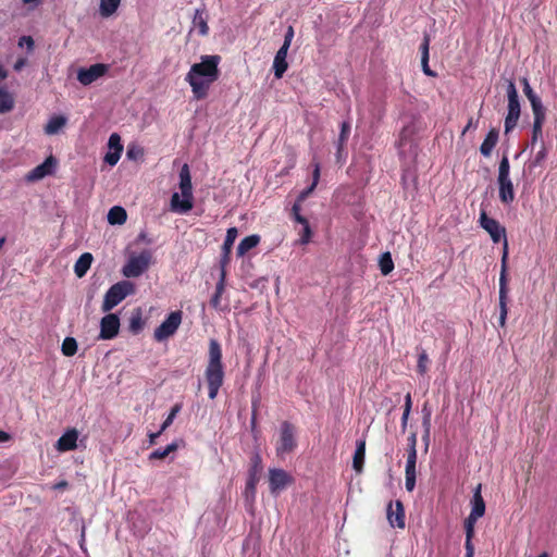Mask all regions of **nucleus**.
I'll return each mask as SVG.
<instances>
[{"instance_id":"8fccbe9b","label":"nucleus","mask_w":557,"mask_h":557,"mask_svg":"<svg viewBox=\"0 0 557 557\" xmlns=\"http://www.w3.org/2000/svg\"><path fill=\"white\" fill-rule=\"evenodd\" d=\"M545 121L534 120L532 128V140L535 141L542 136V127Z\"/></svg>"},{"instance_id":"6ab92c4d","label":"nucleus","mask_w":557,"mask_h":557,"mask_svg":"<svg viewBox=\"0 0 557 557\" xmlns=\"http://www.w3.org/2000/svg\"><path fill=\"white\" fill-rule=\"evenodd\" d=\"M288 49L289 48L282 46L274 57L273 70L276 78H282L284 73L287 71L288 63L286 58Z\"/></svg>"},{"instance_id":"a18cd8bd","label":"nucleus","mask_w":557,"mask_h":557,"mask_svg":"<svg viewBox=\"0 0 557 557\" xmlns=\"http://www.w3.org/2000/svg\"><path fill=\"white\" fill-rule=\"evenodd\" d=\"M416 465H417V453L408 451L405 472L417 473Z\"/></svg>"},{"instance_id":"e2e57ef3","label":"nucleus","mask_w":557,"mask_h":557,"mask_svg":"<svg viewBox=\"0 0 557 557\" xmlns=\"http://www.w3.org/2000/svg\"><path fill=\"white\" fill-rule=\"evenodd\" d=\"M9 438L10 435L7 432L0 430V442H7Z\"/></svg>"},{"instance_id":"0eeeda50","label":"nucleus","mask_w":557,"mask_h":557,"mask_svg":"<svg viewBox=\"0 0 557 557\" xmlns=\"http://www.w3.org/2000/svg\"><path fill=\"white\" fill-rule=\"evenodd\" d=\"M152 253L150 250L145 249L139 255H132L122 269L125 277H138L150 265Z\"/></svg>"},{"instance_id":"7ed1b4c3","label":"nucleus","mask_w":557,"mask_h":557,"mask_svg":"<svg viewBox=\"0 0 557 557\" xmlns=\"http://www.w3.org/2000/svg\"><path fill=\"white\" fill-rule=\"evenodd\" d=\"M206 380L209 388V398L214 399L224 381V367L221 350H210Z\"/></svg>"},{"instance_id":"412c9836","label":"nucleus","mask_w":557,"mask_h":557,"mask_svg":"<svg viewBox=\"0 0 557 557\" xmlns=\"http://www.w3.org/2000/svg\"><path fill=\"white\" fill-rule=\"evenodd\" d=\"M237 235H238V231L236 227H230L226 232V236H225L223 247H222V249H223V257L221 260L222 267H224L230 260V255H231L234 242L237 238Z\"/></svg>"},{"instance_id":"4c0bfd02","label":"nucleus","mask_w":557,"mask_h":557,"mask_svg":"<svg viewBox=\"0 0 557 557\" xmlns=\"http://www.w3.org/2000/svg\"><path fill=\"white\" fill-rule=\"evenodd\" d=\"M412 408V399L410 393L405 396L404 412L401 416V431L405 432L407 429L408 419Z\"/></svg>"},{"instance_id":"e433bc0d","label":"nucleus","mask_w":557,"mask_h":557,"mask_svg":"<svg viewBox=\"0 0 557 557\" xmlns=\"http://www.w3.org/2000/svg\"><path fill=\"white\" fill-rule=\"evenodd\" d=\"M349 134H350V124L345 121L341 124V133L338 136V143H337V153H341L344 145L348 140Z\"/></svg>"},{"instance_id":"39448f33","label":"nucleus","mask_w":557,"mask_h":557,"mask_svg":"<svg viewBox=\"0 0 557 557\" xmlns=\"http://www.w3.org/2000/svg\"><path fill=\"white\" fill-rule=\"evenodd\" d=\"M508 112L505 117V134L511 132L518 123L521 113L518 90L513 81H508L507 85Z\"/></svg>"},{"instance_id":"9d476101","label":"nucleus","mask_w":557,"mask_h":557,"mask_svg":"<svg viewBox=\"0 0 557 557\" xmlns=\"http://www.w3.org/2000/svg\"><path fill=\"white\" fill-rule=\"evenodd\" d=\"M183 312L172 311L166 319L154 330L153 337L162 342L173 336L182 323Z\"/></svg>"},{"instance_id":"a878e982","label":"nucleus","mask_w":557,"mask_h":557,"mask_svg":"<svg viewBox=\"0 0 557 557\" xmlns=\"http://www.w3.org/2000/svg\"><path fill=\"white\" fill-rule=\"evenodd\" d=\"M260 243V236L259 235H249L246 236L240 240V243L237 246V256L243 257L245 256L249 250L255 248Z\"/></svg>"},{"instance_id":"2eb2a0df","label":"nucleus","mask_w":557,"mask_h":557,"mask_svg":"<svg viewBox=\"0 0 557 557\" xmlns=\"http://www.w3.org/2000/svg\"><path fill=\"white\" fill-rule=\"evenodd\" d=\"M78 432L75 429L67 430L55 443L59 451H69L77 447Z\"/></svg>"},{"instance_id":"c9c22d12","label":"nucleus","mask_w":557,"mask_h":557,"mask_svg":"<svg viewBox=\"0 0 557 557\" xmlns=\"http://www.w3.org/2000/svg\"><path fill=\"white\" fill-rule=\"evenodd\" d=\"M144 324L145 323H144V320H143V317H141V312L139 310H137L129 318V326H128L129 331L133 334H138L143 330Z\"/></svg>"},{"instance_id":"393cba45","label":"nucleus","mask_w":557,"mask_h":557,"mask_svg":"<svg viewBox=\"0 0 557 557\" xmlns=\"http://www.w3.org/2000/svg\"><path fill=\"white\" fill-rule=\"evenodd\" d=\"M92 259L94 258L90 252L81 255L74 265V272L77 277H83L87 273L91 265Z\"/></svg>"},{"instance_id":"aec40b11","label":"nucleus","mask_w":557,"mask_h":557,"mask_svg":"<svg viewBox=\"0 0 557 557\" xmlns=\"http://www.w3.org/2000/svg\"><path fill=\"white\" fill-rule=\"evenodd\" d=\"M193 28L197 29L200 36H207L209 33L208 15L205 9H197L193 17Z\"/></svg>"},{"instance_id":"4d7b16f0","label":"nucleus","mask_w":557,"mask_h":557,"mask_svg":"<svg viewBox=\"0 0 557 557\" xmlns=\"http://www.w3.org/2000/svg\"><path fill=\"white\" fill-rule=\"evenodd\" d=\"M422 424H423V428H424L425 437H429V436H430V430H431V418H430V413H428V414H425V416L423 417Z\"/></svg>"},{"instance_id":"052dcab7","label":"nucleus","mask_w":557,"mask_h":557,"mask_svg":"<svg viewBox=\"0 0 557 557\" xmlns=\"http://www.w3.org/2000/svg\"><path fill=\"white\" fill-rule=\"evenodd\" d=\"M466 546V555L465 557H473L474 555V546L473 545H465Z\"/></svg>"},{"instance_id":"423d86ee","label":"nucleus","mask_w":557,"mask_h":557,"mask_svg":"<svg viewBox=\"0 0 557 557\" xmlns=\"http://www.w3.org/2000/svg\"><path fill=\"white\" fill-rule=\"evenodd\" d=\"M297 447L296 431L292 423L284 421L280 426L278 440L276 442V455L281 458L293 453Z\"/></svg>"},{"instance_id":"9b49d317","label":"nucleus","mask_w":557,"mask_h":557,"mask_svg":"<svg viewBox=\"0 0 557 557\" xmlns=\"http://www.w3.org/2000/svg\"><path fill=\"white\" fill-rule=\"evenodd\" d=\"M109 71V65L104 63H96L90 65L89 67H82L77 72L78 82L88 86L96 82L98 78L104 76Z\"/></svg>"},{"instance_id":"c03bdc74","label":"nucleus","mask_w":557,"mask_h":557,"mask_svg":"<svg viewBox=\"0 0 557 557\" xmlns=\"http://www.w3.org/2000/svg\"><path fill=\"white\" fill-rule=\"evenodd\" d=\"M301 225H302V228H301V232L299 233V235H300L299 243L301 245H307L311 240L312 231H311V227H310V224L308 221L306 223H302Z\"/></svg>"},{"instance_id":"f257e3e1","label":"nucleus","mask_w":557,"mask_h":557,"mask_svg":"<svg viewBox=\"0 0 557 557\" xmlns=\"http://www.w3.org/2000/svg\"><path fill=\"white\" fill-rule=\"evenodd\" d=\"M199 63L191 65L185 81L190 85L194 97L197 100L205 99L208 96L210 86L218 81L220 76L219 64L221 57L219 54L201 55Z\"/></svg>"},{"instance_id":"49530a36","label":"nucleus","mask_w":557,"mask_h":557,"mask_svg":"<svg viewBox=\"0 0 557 557\" xmlns=\"http://www.w3.org/2000/svg\"><path fill=\"white\" fill-rule=\"evenodd\" d=\"M300 203L295 202L292 207V215L297 223L302 224L306 223L308 220L300 214Z\"/></svg>"},{"instance_id":"7c9ffc66","label":"nucleus","mask_w":557,"mask_h":557,"mask_svg":"<svg viewBox=\"0 0 557 557\" xmlns=\"http://www.w3.org/2000/svg\"><path fill=\"white\" fill-rule=\"evenodd\" d=\"M14 107V99L4 86H0V113H7Z\"/></svg>"},{"instance_id":"5fc2aeb1","label":"nucleus","mask_w":557,"mask_h":557,"mask_svg":"<svg viewBox=\"0 0 557 557\" xmlns=\"http://www.w3.org/2000/svg\"><path fill=\"white\" fill-rule=\"evenodd\" d=\"M408 451L417 453V434L411 433L408 437Z\"/></svg>"},{"instance_id":"dca6fc26","label":"nucleus","mask_w":557,"mask_h":557,"mask_svg":"<svg viewBox=\"0 0 557 557\" xmlns=\"http://www.w3.org/2000/svg\"><path fill=\"white\" fill-rule=\"evenodd\" d=\"M57 161L54 157H48L41 164L34 168L27 175L29 181H38L52 173V169Z\"/></svg>"},{"instance_id":"6e6552de","label":"nucleus","mask_w":557,"mask_h":557,"mask_svg":"<svg viewBox=\"0 0 557 557\" xmlns=\"http://www.w3.org/2000/svg\"><path fill=\"white\" fill-rule=\"evenodd\" d=\"M480 225L490 234L493 243L498 244L503 240L504 251H507L508 242L506 237V228L502 226L497 220L490 218L485 211H481Z\"/></svg>"},{"instance_id":"1a4fd4ad","label":"nucleus","mask_w":557,"mask_h":557,"mask_svg":"<svg viewBox=\"0 0 557 557\" xmlns=\"http://www.w3.org/2000/svg\"><path fill=\"white\" fill-rule=\"evenodd\" d=\"M507 251H504L502 258V270L499 275V324L505 325L507 318V301H508V278H507Z\"/></svg>"},{"instance_id":"c85d7f7f","label":"nucleus","mask_w":557,"mask_h":557,"mask_svg":"<svg viewBox=\"0 0 557 557\" xmlns=\"http://www.w3.org/2000/svg\"><path fill=\"white\" fill-rule=\"evenodd\" d=\"M225 289V271L224 269L221 272L220 281L216 283L215 292L211 297L210 305L212 308L218 309L220 307L221 297Z\"/></svg>"},{"instance_id":"79ce46f5","label":"nucleus","mask_w":557,"mask_h":557,"mask_svg":"<svg viewBox=\"0 0 557 557\" xmlns=\"http://www.w3.org/2000/svg\"><path fill=\"white\" fill-rule=\"evenodd\" d=\"M509 171H510V164H509V160L506 156L503 157V159L500 160V163H499V169H498V180H506V178H510L509 177Z\"/></svg>"},{"instance_id":"5701e85b","label":"nucleus","mask_w":557,"mask_h":557,"mask_svg":"<svg viewBox=\"0 0 557 557\" xmlns=\"http://www.w3.org/2000/svg\"><path fill=\"white\" fill-rule=\"evenodd\" d=\"M497 141H498V131L495 129V128H492L487 133V135L484 138L483 143L481 144L480 152L484 157H490L492 151H493V149L495 148Z\"/></svg>"},{"instance_id":"13d9d810","label":"nucleus","mask_w":557,"mask_h":557,"mask_svg":"<svg viewBox=\"0 0 557 557\" xmlns=\"http://www.w3.org/2000/svg\"><path fill=\"white\" fill-rule=\"evenodd\" d=\"M61 348H77L76 339L74 337H66L63 341Z\"/></svg>"},{"instance_id":"58836bf2","label":"nucleus","mask_w":557,"mask_h":557,"mask_svg":"<svg viewBox=\"0 0 557 557\" xmlns=\"http://www.w3.org/2000/svg\"><path fill=\"white\" fill-rule=\"evenodd\" d=\"M478 520H472V518L468 517L465 521L466 529V544L465 545H473L472 537L474 535V525Z\"/></svg>"},{"instance_id":"69168bd1","label":"nucleus","mask_w":557,"mask_h":557,"mask_svg":"<svg viewBox=\"0 0 557 557\" xmlns=\"http://www.w3.org/2000/svg\"><path fill=\"white\" fill-rule=\"evenodd\" d=\"M545 157V152H544V149L541 150L537 154H536V158H535V162L539 163L543 158Z\"/></svg>"},{"instance_id":"0e129e2a","label":"nucleus","mask_w":557,"mask_h":557,"mask_svg":"<svg viewBox=\"0 0 557 557\" xmlns=\"http://www.w3.org/2000/svg\"><path fill=\"white\" fill-rule=\"evenodd\" d=\"M472 126H473V119L471 117V119L468 121V123H467L466 127L463 128L462 134H466V133H467V132H468Z\"/></svg>"},{"instance_id":"bb28decb","label":"nucleus","mask_w":557,"mask_h":557,"mask_svg":"<svg viewBox=\"0 0 557 557\" xmlns=\"http://www.w3.org/2000/svg\"><path fill=\"white\" fill-rule=\"evenodd\" d=\"M366 457V443L364 441L357 442L356 450L354 454L352 467L357 472H361Z\"/></svg>"},{"instance_id":"a19ab883","label":"nucleus","mask_w":557,"mask_h":557,"mask_svg":"<svg viewBox=\"0 0 557 557\" xmlns=\"http://www.w3.org/2000/svg\"><path fill=\"white\" fill-rule=\"evenodd\" d=\"M180 411H181V405H175L174 407H172L169 416L163 421V423L159 430V433H163L173 423L175 417L177 416V413Z\"/></svg>"},{"instance_id":"bf43d9fd","label":"nucleus","mask_w":557,"mask_h":557,"mask_svg":"<svg viewBox=\"0 0 557 557\" xmlns=\"http://www.w3.org/2000/svg\"><path fill=\"white\" fill-rule=\"evenodd\" d=\"M523 92L529 101H531V99L539 98V96L533 91L531 86L523 88Z\"/></svg>"},{"instance_id":"f704fd0d","label":"nucleus","mask_w":557,"mask_h":557,"mask_svg":"<svg viewBox=\"0 0 557 557\" xmlns=\"http://www.w3.org/2000/svg\"><path fill=\"white\" fill-rule=\"evenodd\" d=\"M534 120L545 121L546 110L542 103L541 98L531 99L530 101Z\"/></svg>"},{"instance_id":"c756f323","label":"nucleus","mask_w":557,"mask_h":557,"mask_svg":"<svg viewBox=\"0 0 557 557\" xmlns=\"http://www.w3.org/2000/svg\"><path fill=\"white\" fill-rule=\"evenodd\" d=\"M66 124V119L62 115L52 116L45 126V133L48 135L57 134Z\"/></svg>"},{"instance_id":"72a5a7b5","label":"nucleus","mask_w":557,"mask_h":557,"mask_svg":"<svg viewBox=\"0 0 557 557\" xmlns=\"http://www.w3.org/2000/svg\"><path fill=\"white\" fill-rule=\"evenodd\" d=\"M379 267L383 275H388L394 270V261L388 251L381 255Z\"/></svg>"},{"instance_id":"2f4dec72","label":"nucleus","mask_w":557,"mask_h":557,"mask_svg":"<svg viewBox=\"0 0 557 557\" xmlns=\"http://www.w3.org/2000/svg\"><path fill=\"white\" fill-rule=\"evenodd\" d=\"M121 3V0H100V14L109 17L114 14Z\"/></svg>"},{"instance_id":"603ef678","label":"nucleus","mask_w":557,"mask_h":557,"mask_svg":"<svg viewBox=\"0 0 557 557\" xmlns=\"http://www.w3.org/2000/svg\"><path fill=\"white\" fill-rule=\"evenodd\" d=\"M294 38V28L292 26H289L285 33V36H284V42L282 46L284 47H287L289 48L290 47V44H292V40Z\"/></svg>"},{"instance_id":"de8ad7c7","label":"nucleus","mask_w":557,"mask_h":557,"mask_svg":"<svg viewBox=\"0 0 557 557\" xmlns=\"http://www.w3.org/2000/svg\"><path fill=\"white\" fill-rule=\"evenodd\" d=\"M405 485H406V490L408 492H412L416 487V478H417V473H412V472H405Z\"/></svg>"},{"instance_id":"ea45409f","label":"nucleus","mask_w":557,"mask_h":557,"mask_svg":"<svg viewBox=\"0 0 557 557\" xmlns=\"http://www.w3.org/2000/svg\"><path fill=\"white\" fill-rule=\"evenodd\" d=\"M429 366H430V358L425 351H422L421 354L418 355V364H417L418 372L421 375H424L429 370Z\"/></svg>"},{"instance_id":"338daca9","label":"nucleus","mask_w":557,"mask_h":557,"mask_svg":"<svg viewBox=\"0 0 557 557\" xmlns=\"http://www.w3.org/2000/svg\"><path fill=\"white\" fill-rule=\"evenodd\" d=\"M66 486H67V482L66 481H61V482H59L58 484L54 485V488L60 490V488H64Z\"/></svg>"},{"instance_id":"37998d69","label":"nucleus","mask_w":557,"mask_h":557,"mask_svg":"<svg viewBox=\"0 0 557 557\" xmlns=\"http://www.w3.org/2000/svg\"><path fill=\"white\" fill-rule=\"evenodd\" d=\"M108 147L110 151H123V145L121 143V137L119 134L113 133L109 137Z\"/></svg>"},{"instance_id":"3c124183","label":"nucleus","mask_w":557,"mask_h":557,"mask_svg":"<svg viewBox=\"0 0 557 557\" xmlns=\"http://www.w3.org/2000/svg\"><path fill=\"white\" fill-rule=\"evenodd\" d=\"M24 45L27 47L28 50H33L35 46L34 39L30 36L21 37L18 40V46L23 47Z\"/></svg>"},{"instance_id":"f8f14e48","label":"nucleus","mask_w":557,"mask_h":557,"mask_svg":"<svg viewBox=\"0 0 557 557\" xmlns=\"http://www.w3.org/2000/svg\"><path fill=\"white\" fill-rule=\"evenodd\" d=\"M386 517L392 528L404 529L405 522V509L400 500L389 502L386 509Z\"/></svg>"},{"instance_id":"680f3d73","label":"nucleus","mask_w":557,"mask_h":557,"mask_svg":"<svg viewBox=\"0 0 557 557\" xmlns=\"http://www.w3.org/2000/svg\"><path fill=\"white\" fill-rule=\"evenodd\" d=\"M162 433H159V431L157 433H151L149 434V443L150 444H154L156 443V440L161 435Z\"/></svg>"},{"instance_id":"f3484780","label":"nucleus","mask_w":557,"mask_h":557,"mask_svg":"<svg viewBox=\"0 0 557 557\" xmlns=\"http://www.w3.org/2000/svg\"><path fill=\"white\" fill-rule=\"evenodd\" d=\"M258 476L255 470L249 472L244 490L246 506L251 509L256 499Z\"/></svg>"},{"instance_id":"4be33fe9","label":"nucleus","mask_w":557,"mask_h":557,"mask_svg":"<svg viewBox=\"0 0 557 557\" xmlns=\"http://www.w3.org/2000/svg\"><path fill=\"white\" fill-rule=\"evenodd\" d=\"M498 186L500 201L505 205L511 203L515 200V191L511 180H498Z\"/></svg>"},{"instance_id":"09e8293b","label":"nucleus","mask_w":557,"mask_h":557,"mask_svg":"<svg viewBox=\"0 0 557 557\" xmlns=\"http://www.w3.org/2000/svg\"><path fill=\"white\" fill-rule=\"evenodd\" d=\"M121 154L122 152L120 151H109L106 153L104 156V161L109 164V165H115L120 158H121Z\"/></svg>"},{"instance_id":"473e14b6","label":"nucleus","mask_w":557,"mask_h":557,"mask_svg":"<svg viewBox=\"0 0 557 557\" xmlns=\"http://www.w3.org/2000/svg\"><path fill=\"white\" fill-rule=\"evenodd\" d=\"M177 448H178L177 443L173 442L164 448H158V449L153 450L152 453H150L148 458H149V460L163 459V458L168 457L171 453H174L175 450H177Z\"/></svg>"},{"instance_id":"f03ea898","label":"nucleus","mask_w":557,"mask_h":557,"mask_svg":"<svg viewBox=\"0 0 557 557\" xmlns=\"http://www.w3.org/2000/svg\"><path fill=\"white\" fill-rule=\"evenodd\" d=\"M180 189L182 199L177 193L171 197V209L181 214L187 213L194 207L191 176L188 164H184L180 171Z\"/></svg>"},{"instance_id":"4468645a","label":"nucleus","mask_w":557,"mask_h":557,"mask_svg":"<svg viewBox=\"0 0 557 557\" xmlns=\"http://www.w3.org/2000/svg\"><path fill=\"white\" fill-rule=\"evenodd\" d=\"M120 329V320L116 314L109 313L101 319L100 337L104 339L113 338L117 335Z\"/></svg>"},{"instance_id":"20e7f679","label":"nucleus","mask_w":557,"mask_h":557,"mask_svg":"<svg viewBox=\"0 0 557 557\" xmlns=\"http://www.w3.org/2000/svg\"><path fill=\"white\" fill-rule=\"evenodd\" d=\"M134 293V284L128 281H121L113 284L106 293L102 311L108 312L124 300L128 295Z\"/></svg>"},{"instance_id":"cd10ccee","label":"nucleus","mask_w":557,"mask_h":557,"mask_svg":"<svg viewBox=\"0 0 557 557\" xmlns=\"http://www.w3.org/2000/svg\"><path fill=\"white\" fill-rule=\"evenodd\" d=\"M127 219V213L124 208L120 206L112 207L108 213V222L112 225L123 224Z\"/></svg>"},{"instance_id":"b1692460","label":"nucleus","mask_w":557,"mask_h":557,"mask_svg":"<svg viewBox=\"0 0 557 557\" xmlns=\"http://www.w3.org/2000/svg\"><path fill=\"white\" fill-rule=\"evenodd\" d=\"M429 46H430V38L428 35H425L423 38V41L420 46L422 71L425 75H428L430 77H435L436 73L433 72L429 66Z\"/></svg>"},{"instance_id":"864d4df0","label":"nucleus","mask_w":557,"mask_h":557,"mask_svg":"<svg viewBox=\"0 0 557 557\" xmlns=\"http://www.w3.org/2000/svg\"><path fill=\"white\" fill-rule=\"evenodd\" d=\"M314 169H313V172H312V183L311 185H313V187H317L318 183H319V180H320V164L319 162H315L313 164Z\"/></svg>"},{"instance_id":"ddd939ff","label":"nucleus","mask_w":557,"mask_h":557,"mask_svg":"<svg viewBox=\"0 0 557 557\" xmlns=\"http://www.w3.org/2000/svg\"><path fill=\"white\" fill-rule=\"evenodd\" d=\"M292 481V476L283 469L269 470L270 491L273 494L284 490Z\"/></svg>"},{"instance_id":"6e6d98bb","label":"nucleus","mask_w":557,"mask_h":557,"mask_svg":"<svg viewBox=\"0 0 557 557\" xmlns=\"http://www.w3.org/2000/svg\"><path fill=\"white\" fill-rule=\"evenodd\" d=\"M315 189V187H313V185H310L309 187H307L306 189H304L298 198H297V201L298 203L302 202L313 190Z\"/></svg>"},{"instance_id":"a211bd4d","label":"nucleus","mask_w":557,"mask_h":557,"mask_svg":"<svg viewBox=\"0 0 557 557\" xmlns=\"http://www.w3.org/2000/svg\"><path fill=\"white\" fill-rule=\"evenodd\" d=\"M485 513V503L481 495V484H479L473 493L471 500V512L468 517L472 520H479Z\"/></svg>"},{"instance_id":"774afa93","label":"nucleus","mask_w":557,"mask_h":557,"mask_svg":"<svg viewBox=\"0 0 557 557\" xmlns=\"http://www.w3.org/2000/svg\"><path fill=\"white\" fill-rule=\"evenodd\" d=\"M8 76L7 71L3 69V66L0 64V78H5Z\"/></svg>"}]
</instances>
